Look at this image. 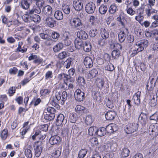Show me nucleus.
<instances>
[{
	"label": "nucleus",
	"instance_id": "e2e57ef3",
	"mask_svg": "<svg viewBox=\"0 0 158 158\" xmlns=\"http://www.w3.org/2000/svg\"><path fill=\"white\" fill-rule=\"evenodd\" d=\"M144 18L143 15H138L135 16V19L138 22L141 23V22L143 21Z\"/></svg>",
	"mask_w": 158,
	"mask_h": 158
},
{
	"label": "nucleus",
	"instance_id": "9b49d317",
	"mask_svg": "<svg viewBox=\"0 0 158 158\" xmlns=\"http://www.w3.org/2000/svg\"><path fill=\"white\" fill-rule=\"evenodd\" d=\"M148 118L146 114L141 113L139 116V120L142 125L145 126L148 122Z\"/></svg>",
	"mask_w": 158,
	"mask_h": 158
},
{
	"label": "nucleus",
	"instance_id": "a211bd4d",
	"mask_svg": "<svg viewBox=\"0 0 158 158\" xmlns=\"http://www.w3.org/2000/svg\"><path fill=\"white\" fill-rule=\"evenodd\" d=\"M116 114L114 111H108L106 114L105 116L106 119L107 120H113Z\"/></svg>",
	"mask_w": 158,
	"mask_h": 158
},
{
	"label": "nucleus",
	"instance_id": "aec40b11",
	"mask_svg": "<svg viewBox=\"0 0 158 158\" xmlns=\"http://www.w3.org/2000/svg\"><path fill=\"white\" fill-rule=\"evenodd\" d=\"M42 12L47 16L50 15L52 13V8L49 5L47 6L44 8Z\"/></svg>",
	"mask_w": 158,
	"mask_h": 158
},
{
	"label": "nucleus",
	"instance_id": "ea45409f",
	"mask_svg": "<svg viewBox=\"0 0 158 158\" xmlns=\"http://www.w3.org/2000/svg\"><path fill=\"white\" fill-rule=\"evenodd\" d=\"M55 114L54 113L46 114L44 115V118L46 120H51L53 119Z\"/></svg>",
	"mask_w": 158,
	"mask_h": 158
},
{
	"label": "nucleus",
	"instance_id": "774afa93",
	"mask_svg": "<svg viewBox=\"0 0 158 158\" xmlns=\"http://www.w3.org/2000/svg\"><path fill=\"white\" fill-rule=\"evenodd\" d=\"M157 103V99L153 97L150 100V104L153 107L156 106Z\"/></svg>",
	"mask_w": 158,
	"mask_h": 158
},
{
	"label": "nucleus",
	"instance_id": "f3484780",
	"mask_svg": "<svg viewBox=\"0 0 158 158\" xmlns=\"http://www.w3.org/2000/svg\"><path fill=\"white\" fill-rule=\"evenodd\" d=\"M45 21V23L50 27H52L56 25V20L52 18H47Z\"/></svg>",
	"mask_w": 158,
	"mask_h": 158
},
{
	"label": "nucleus",
	"instance_id": "8fccbe9b",
	"mask_svg": "<svg viewBox=\"0 0 158 158\" xmlns=\"http://www.w3.org/2000/svg\"><path fill=\"white\" fill-rule=\"evenodd\" d=\"M130 152V151L128 149L124 148L123 150L121 152V155L123 157H126L129 155Z\"/></svg>",
	"mask_w": 158,
	"mask_h": 158
},
{
	"label": "nucleus",
	"instance_id": "412c9836",
	"mask_svg": "<svg viewBox=\"0 0 158 158\" xmlns=\"http://www.w3.org/2000/svg\"><path fill=\"white\" fill-rule=\"evenodd\" d=\"M141 94V92L138 91L133 96V100L134 101L135 103L138 105L140 103V97Z\"/></svg>",
	"mask_w": 158,
	"mask_h": 158
},
{
	"label": "nucleus",
	"instance_id": "39448f33",
	"mask_svg": "<svg viewBox=\"0 0 158 158\" xmlns=\"http://www.w3.org/2000/svg\"><path fill=\"white\" fill-rule=\"evenodd\" d=\"M148 42L147 40H142L137 42L135 45L138 47V51H142L148 46Z\"/></svg>",
	"mask_w": 158,
	"mask_h": 158
},
{
	"label": "nucleus",
	"instance_id": "dca6fc26",
	"mask_svg": "<svg viewBox=\"0 0 158 158\" xmlns=\"http://www.w3.org/2000/svg\"><path fill=\"white\" fill-rule=\"evenodd\" d=\"M152 19L154 20L152 21L150 26V28H153L158 27V15H155L152 17Z\"/></svg>",
	"mask_w": 158,
	"mask_h": 158
},
{
	"label": "nucleus",
	"instance_id": "680f3d73",
	"mask_svg": "<svg viewBox=\"0 0 158 158\" xmlns=\"http://www.w3.org/2000/svg\"><path fill=\"white\" fill-rule=\"evenodd\" d=\"M54 41L50 37L46 40L45 42V44L48 46L52 45L54 44Z\"/></svg>",
	"mask_w": 158,
	"mask_h": 158
},
{
	"label": "nucleus",
	"instance_id": "c756f323",
	"mask_svg": "<svg viewBox=\"0 0 158 158\" xmlns=\"http://www.w3.org/2000/svg\"><path fill=\"white\" fill-rule=\"evenodd\" d=\"M74 44L76 48L80 49L83 47V42L80 39H76L75 40Z\"/></svg>",
	"mask_w": 158,
	"mask_h": 158
},
{
	"label": "nucleus",
	"instance_id": "f704fd0d",
	"mask_svg": "<svg viewBox=\"0 0 158 158\" xmlns=\"http://www.w3.org/2000/svg\"><path fill=\"white\" fill-rule=\"evenodd\" d=\"M83 47L84 50L86 52H89L91 49V46L89 42H85L83 45Z\"/></svg>",
	"mask_w": 158,
	"mask_h": 158
},
{
	"label": "nucleus",
	"instance_id": "49530a36",
	"mask_svg": "<svg viewBox=\"0 0 158 158\" xmlns=\"http://www.w3.org/2000/svg\"><path fill=\"white\" fill-rule=\"evenodd\" d=\"M127 13L131 16H133L136 13V11L133 10L131 7H128L127 6V8L126 10Z\"/></svg>",
	"mask_w": 158,
	"mask_h": 158
},
{
	"label": "nucleus",
	"instance_id": "864d4df0",
	"mask_svg": "<svg viewBox=\"0 0 158 158\" xmlns=\"http://www.w3.org/2000/svg\"><path fill=\"white\" fill-rule=\"evenodd\" d=\"M64 78H63V81H64V83H66L67 82L70 81H73V78H71V77L69 76L68 75L65 74L64 73Z\"/></svg>",
	"mask_w": 158,
	"mask_h": 158
},
{
	"label": "nucleus",
	"instance_id": "c9c22d12",
	"mask_svg": "<svg viewBox=\"0 0 158 158\" xmlns=\"http://www.w3.org/2000/svg\"><path fill=\"white\" fill-rule=\"evenodd\" d=\"M126 35L123 31H121L118 34V38L120 42L124 41L126 38Z\"/></svg>",
	"mask_w": 158,
	"mask_h": 158
},
{
	"label": "nucleus",
	"instance_id": "f257e3e1",
	"mask_svg": "<svg viewBox=\"0 0 158 158\" xmlns=\"http://www.w3.org/2000/svg\"><path fill=\"white\" fill-rule=\"evenodd\" d=\"M34 2L35 4L34 5L32 8L29 10L30 13L31 14L34 13L39 14L41 12V8L44 4V1L43 0H34Z\"/></svg>",
	"mask_w": 158,
	"mask_h": 158
},
{
	"label": "nucleus",
	"instance_id": "bb28decb",
	"mask_svg": "<svg viewBox=\"0 0 158 158\" xmlns=\"http://www.w3.org/2000/svg\"><path fill=\"white\" fill-rule=\"evenodd\" d=\"M54 17L58 20H61L63 18V15L62 12L60 10H57L55 11L54 15Z\"/></svg>",
	"mask_w": 158,
	"mask_h": 158
},
{
	"label": "nucleus",
	"instance_id": "c85d7f7f",
	"mask_svg": "<svg viewBox=\"0 0 158 158\" xmlns=\"http://www.w3.org/2000/svg\"><path fill=\"white\" fill-rule=\"evenodd\" d=\"M158 148L157 145L156 144H153L149 149L148 152V155L153 154Z\"/></svg>",
	"mask_w": 158,
	"mask_h": 158
},
{
	"label": "nucleus",
	"instance_id": "c03bdc74",
	"mask_svg": "<svg viewBox=\"0 0 158 158\" xmlns=\"http://www.w3.org/2000/svg\"><path fill=\"white\" fill-rule=\"evenodd\" d=\"M68 96L67 93L66 91H63L62 94V98L60 101V103L62 105H63L64 102L66 100Z\"/></svg>",
	"mask_w": 158,
	"mask_h": 158
},
{
	"label": "nucleus",
	"instance_id": "58836bf2",
	"mask_svg": "<svg viewBox=\"0 0 158 158\" xmlns=\"http://www.w3.org/2000/svg\"><path fill=\"white\" fill-rule=\"evenodd\" d=\"M92 116L90 115L86 116L85 118V122L87 125H91L93 122Z\"/></svg>",
	"mask_w": 158,
	"mask_h": 158
},
{
	"label": "nucleus",
	"instance_id": "0eeeda50",
	"mask_svg": "<svg viewBox=\"0 0 158 158\" xmlns=\"http://www.w3.org/2000/svg\"><path fill=\"white\" fill-rule=\"evenodd\" d=\"M34 147L35 156L37 157H39L40 156L42 150L41 142L37 141L35 143Z\"/></svg>",
	"mask_w": 158,
	"mask_h": 158
},
{
	"label": "nucleus",
	"instance_id": "bf43d9fd",
	"mask_svg": "<svg viewBox=\"0 0 158 158\" xmlns=\"http://www.w3.org/2000/svg\"><path fill=\"white\" fill-rule=\"evenodd\" d=\"M77 83L79 85L83 86L85 84L84 78L81 77H79L77 80Z\"/></svg>",
	"mask_w": 158,
	"mask_h": 158
},
{
	"label": "nucleus",
	"instance_id": "69168bd1",
	"mask_svg": "<svg viewBox=\"0 0 158 158\" xmlns=\"http://www.w3.org/2000/svg\"><path fill=\"white\" fill-rule=\"evenodd\" d=\"M150 120H154L156 122L158 119V114L156 112L150 116Z\"/></svg>",
	"mask_w": 158,
	"mask_h": 158
},
{
	"label": "nucleus",
	"instance_id": "cd10ccee",
	"mask_svg": "<svg viewBox=\"0 0 158 158\" xmlns=\"http://www.w3.org/2000/svg\"><path fill=\"white\" fill-rule=\"evenodd\" d=\"M85 110V107L80 105H77L75 109L76 112L81 114L84 113Z\"/></svg>",
	"mask_w": 158,
	"mask_h": 158
},
{
	"label": "nucleus",
	"instance_id": "ddd939ff",
	"mask_svg": "<svg viewBox=\"0 0 158 158\" xmlns=\"http://www.w3.org/2000/svg\"><path fill=\"white\" fill-rule=\"evenodd\" d=\"M61 141L60 137L57 135H54L51 137L49 140V143L51 145L57 144Z\"/></svg>",
	"mask_w": 158,
	"mask_h": 158
},
{
	"label": "nucleus",
	"instance_id": "72a5a7b5",
	"mask_svg": "<svg viewBox=\"0 0 158 158\" xmlns=\"http://www.w3.org/2000/svg\"><path fill=\"white\" fill-rule=\"evenodd\" d=\"M73 59L71 58H68L64 63V66L66 69L69 68L72 64Z\"/></svg>",
	"mask_w": 158,
	"mask_h": 158
},
{
	"label": "nucleus",
	"instance_id": "9d476101",
	"mask_svg": "<svg viewBox=\"0 0 158 158\" xmlns=\"http://www.w3.org/2000/svg\"><path fill=\"white\" fill-rule=\"evenodd\" d=\"M73 6L76 10L80 11L83 8V3L81 0H74Z\"/></svg>",
	"mask_w": 158,
	"mask_h": 158
},
{
	"label": "nucleus",
	"instance_id": "4468645a",
	"mask_svg": "<svg viewBox=\"0 0 158 158\" xmlns=\"http://www.w3.org/2000/svg\"><path fill=\"white\" fill-rule=\"evenodd\" d=\"M66 122V120L64 119V116L62 114H60L57 117L56 123L57 126H59L64 124Z\"/></svg>",
	"mask_w": 158,
	"mask_h": 158
},
{
	"label": "nucleus",
	"instance_id": "f8f14e48",
	"mask_svg": "<svg viewBox=\"0 0 158 158\" xmlns=\"http://www.w3.org/2000/svg\"><path fill=\"white\" fill-rule=\"evenodd\" d=\"M23 43L22 42H19L18 43V47L16 49L17 52L21 53L26 52L27 50V47L26 45L23 46Z\"/></svg>",
	"mask_w": 158,
	"mask_h": 158
},
{
	"label": "nucleus",
	"instance_id": "2f4dec72",
	"mask_svg": "<svg viewBox=\"0 0 158 158\" xmlns=\"http://www.w3.org/2000/svg\"><path fill=\"white\" fill-rule=\"evenodd\" d=\"M31 146H29L28 148H26L25 149L24 153L25 156L27 158H32V156L31 151L30 149Z\"/></svg>",
	"mask_w": 158,
	"mask_h": 158
},
{
	"label": "nucleus",
	"instance_id": "3c124183",
	"mask_svg": "<svg viewBox=\"0 0 158 158\" xmlns=\"http://www.w3.org/2000/svg\"><path fill=\"white\" fill-rule=\"evenodd\" d=\"M68 56L67 52L65 51H63L60 53L58 56V58L60 60L65 58Z\"/></svg>",
	"mask_w": 158,
	"mask_h": 158
},
{
	"label": "nucleus",
	"instance_id": "052dcab7",
	"mask_svg": "<svg viewBox=\"0 0 158 158\" xmlns=\"http://www.w3.org/2000/svg\"><path fill=\"white\" fill-rule=\"evenodd\" d=\"M8 131L7 129H4L1 134L2 138L3 139H5L7 136Z\"/></svg>",
	"mask_w": 158,
	"mask_h": 158
},
{
	"label": "nucleus",
	"instance_id": "a878e982",
	"mask_svg": "<svg viewBox=\"0 0 158 158\" xmlns=\"http://www.w3.org/2000/svg\"><path fill=\"white\" fill-rule=\"evenodd\" d=\"M73 81H70L67 82L66 83L64 84L62 87L65 90L72 89L73 87Z\"/></svg>",
	"mask_w": 158,
	"mask_h": 158
},
{
	"label": "nucleus",
	"instance_id": "79ce46f5",
	"mask_svg": "<svg viewBox=\"0 0 158 158\" xmlns=\"http://www.w3.org/2000/svg\"><path fill=\"white\" fill-rule=\"evenodd\" d=\"M97 86L99 88H102L104 85L103 80L102 78H97L96 81Z\"/></svg>",
	"mask_w": 158,
	"mask_h": 158
},
{
	"label": "nucleus",
	"instance_id": "1a4fd4ad",
	"mask_svg": "<svg viewBox=\"0 0 158 158\" xmlns=\"http://www.w3.org/2000/svg\"><path fill=\"white\" fill-rule=\"evenodd\" d=\"M34 1V0H21L20 3V6L23 9L27 10L30 7L31 2Z\"/></svg>",
	"mask_w": 158,
	"mask_h": 158
},
{
	"label": "nucleus",
	"instance_id": "20e7f679",
	"mask_svg": "<svg viewBox=\"0 0 158 158\" xmlns=\"http://www.w3.org/2000/svg\"><path fill=\"white\" fill-rule=\"evenodd\" d=\"M96 8L95 4L92 2H90L86 5L85 10L88 14H92L95 12Z\"/></svg>",
	"mask_w": 158,
	"mask_h": 158
},
{
	"label": "nucleus",
	"instance_id": "37998d69",
	"mask_svg": "<svg viewBox=\"0 0 158 158\" xmlns=\"http://www.w3.org/2000/svg\"><path fill=\"white\" fill-rule=\"evenodd\" d=\"M107 10V7L104 5H102L99 9V12L101 14H104Z\"/></svg>",
	"mask_w": 158,
	"mask_h": 158
},
{
	"label": "nucleus",
	"instance_id": "6ab92c4d",
	"mask_svg": "<svg viewBox=\"0 0 158 158\" xmlns=\"http://www.w3.org/2000/svg\"><path fill=\"white\" fill-rule=\"evenodd\" d=\"M77 36L79 39L81 40H85L87 39L88 36L86 32L84 31H78L77 33Z\"/></svg>",
	"mask_w": 158,
	"mask_h": 158
},
{
	"label": "nucleus",
	"instance_id": "a18cd8bd",
	"mask_svg": "<svg viewBox=\"0 0 158 158\" xmlns=\"http://www.w3.org/2000/svg\"><path fill=\"white\" fill-rule=\"evenodd\" d=\"M87 152V150L83 149L80 150L78 153V156L79 158H83Z\"/></svg>",
	"mask_w": 158,
	"mask_h": 158
},
{
	"label": "nucleus",
	"instance_id": "4d7b16f0",
	"mask_svg": "<svg viewBox=\"0 0 158 158\" xmlns=\"http://www.w3.org/2000/svg\"><path fill=\"white\" fill-rule=\"evenodd\" d=\"M97 128L95 127H91L88 130V133L90 135H93L94 133L95 134V131H97Z\"/></svg>",
	"mask_w": 158,
	"mask_h": 158
},
{
	"label": "nucleus",
	"instance_id": "7c9ffc66",
	"mask_svg": "<svg viewBox=\"0 0 158 158\" xmlns=\"http://www.w3.org/2000/svg\"><path fill=\"white\" fill-rule=\"evenodd\" d=\"M31 20L35 22L39 23L40 21L41 18L39 15L33 14H31Z\"/></svg>",
	"mask_w": 158,
	"mask_h": 158
},
{
	"label": "nucleus",
	"instance_id": "6e6552de",
	"mask_svg": "<svg viewBox=\"0 0 158 158\" xmlns=\"http://www.w3.org/2000/svg\"><path fill=\"white\" fill-rule=\"evenodd\" d=\"M74 97L77 101L81 102L85 99V93L80 89H77L75 92Z\"/></svg>",
	"mask_w": 158,
	"mask_h": 158
},
{
	"label": "nucleus",
	"instance_id": "0e129e2a",
	"mask_svg": "<svg viewBox=\"0 0 158 158\" xmlns=\"http://www.w3.org/2000/svg\"><path fill=\"white\" fill-rule=\"evenodd\" d=\"M90 142L93 146L97 145L98 144V141L97 138L93 137L90 139Z\"/></svg>",
	"mask_w": 158,
	"mask_h": 158
},
{
	"label": "nucleus",
	"instance_id": "09e8293b",
	"mask_svg": "<svg viewBox=\"0 0 158 158\" xmlns=\"http://www.w3.org/2000/svg\"><path fill=\"white\" fill-rule=\"evenodd\" d=\"M145 13L149 17L152 14L156 13V10L154 9H152V7L151 8L150 7L146 9Z\"/></svg>",
	"mask_w": 158,
	"mask_h": 158
},
{
	"label": "nucleus",
	"instance_id": "7ed1b4c3",
	"mask_svg": "<svg viewBox=\"0 0 158 158\" xmlns=\"http://www.w3.org/2000/svg\"><path fill=\"white\" fill-rule=\"evenodd\" d=\"M149 133L153 137L156 136L158 134V124H151L149 128Z\"/></svg>",
	"mask_w": 158,
	"mask_h": 158
},
{
	"label": "nucleus",
	"instance_id": "de8ad7c7",
	"mask_svg": "<svg viewBox=\"0 0 158 158\" xmlns=\"http://www.w3.org/2000/svg\"><path fill=\"white\" fill-rule=\"evenodd\" d=\"M62 10L66 14H69L70 11L69 6L65 4L63 5L62 6Z\"/></svg>",
	"mask_w": 158,
	"mask_h": 158
},
{
	"label": "nucleus",
	"instance_id": "4be33fe9",
	"mask_svg": "<svg viewBox=\"0 0 158 158\" xmlns=\"http://www.w3.org/2000/svg\"><path fill=\"white\" fill-rule=\"evenodd\" d=\"M64 47V45L61 42H59L54 45L53 48V50L54 52L57 53L61 50Z\"/></svg>",
	"mask_w": 158,
	"mask_h": 158
},
{
	"label": "nucleus",
	"instance_id": "473e14b6",
	"mask_svg": "<svg viewBox=\"0 0 158 158\" xmlns=\"http://www.w3.org/2000/svg\"><path fill=\"white\" fill-rule=\"evenodd\" d=\"M118 10L117 6L114 4L111 5L109 9V11L110 14H114Z\"/></svg>",
	"mask_w": 158,
	"mask_h": 158
},
{
	"label": "nucleus",
	"instance_id": "a19ab883",
	"mask_svg": "<svg viewBox=\"0 0 158 158\" xmlns=\"http://www.w3.org/2000/svg\"><path fill=\"white\" fill-rule=\"evenodd\" d=\"M77 120L76 115L74 113H70L69 115V121L71 123H74Z\"/></svg>",
	"mask_w": 158,
	"mask_h": 158
},
{
	"label": "nucleus",
	"instance_id": "5701e85b",
	"mask_svg": "<svg viewBox=\"0 0 158 158\" xmlns=\"http://www.w3.org/2000/svg\"><path fill=\"white\" fill-rule=\"evenodd\" d=\"M51 92V89H42L40 91V94L43 98H45L50 96Z\"/></svg>",
	"mask_w": 158,
	"mask_h": 158
},
{
	"label": "nucleus",
	"instance_id": "5fc2aeb1",
	"mask_svg": "<svg viewBox=\"0 0 158 158\" xmlns=\"http://www.w3.org/2000/svg\"><path fill=\"white\" fill-rule=\"evenodd\" d=\"M89 73L92 78L95 77L98 73V70L95 69H94L91 70L89 72Z\"/></svg>",
	"mask_w": 158,
	"mask_h": 158
},
{
	"label": "nucleus",
	"instance_id": "b1692460",
	"mask_svg": "<svg viewBox=\"0 0 158 158\" xmlns=\"http://www.w3.org/2000/svg\"><path fill=\"white\" fill-rule=\"evenodd\" d=\"M106 129L105 128L102 127L98 129L97 128V131H95V134L99 136H103L106 133Z\"/></svg>",
	"mask_w": 158,
	"mask_h": 158
},
{
	"label": "nucleus",
	"instance_id": "6e6d98bb",
	"mask_svg": "<svg viewBox=\"0 0 158 158\" xmlns=\"http://www.w3.org/2000/svg\"><path fill=\"white\" fill-rule=\"evenodd\" d=\"M105 100L107 107L110 108H112L113 107L112 101L108 98H106Z\"/></svg>",
	"mask_w": 158,
	"mask_h": 158
},
{
	"label": "nucleus",
	"instance_id": "f03ea898",
	"mask_svg": "<svg viewBox=\"0 0 158 158\" xmlns=\"http://www.w3.org/2000/svg\"><path fill=\"white\" fill-rule=\"evenodd\" d=\"M138 127V124L137 123L129 124L126 126L125 130L127 134L132 133L137 130Z\"/></svg>",
	"mask_w": 158,
	"mask_h": 158
},
{
	"label": "nucleus",
	"instance_id": "13d9d810",
	"mask_svg": "<svg viewBox=\"0 0 158 158\" xmlns=\"http://www.w3.org/2000/svg\"><path fill=\"white\" fill-rule=\"evenodd\" d=\"M53 76L52 72L51 71H48L45 74V79L46 80H48L49 79L52 78Z\"/></svg>",
	"mask_w": 158,
	"mask_h": 158
},
{
	"label": "nucleus",
	"instance_id": "338daca9",
	"mask_svg": "<svg viewBox=\"0 0 158 158\" xmlns=\"http://www.w3.org/2000/svg\"><path fill=\"white\" fill-rule=\"evenodd\" d=\"M144 8L142 6L138 8L136 11L138 15H143L144 13Z\"/></svg>",
	"mask_w": 158,
	"mask_h": 158
},
{
	"label": "nucleus",
	"instance_id": "603ef678",
	"mask_svg": "<svg viewBox=\"0 0 158 158\" xmlns=\"http://www.w3.org/2000/svg\"><path fill=\"white\" fill-rule=\"evenodd\" d=\"M112 57L113 58L117 59L118 57L120 55V52L117 50H114L111 54Z\"/></svg>",
	"mask_w": 158,
	"mask_h": 158
},
{
	"label": "nucleus",
	"instance_id": "2eb2a0df",
	"mask_svg": "<svg viewBox=\"0 0 158 158\" xmlns=\"http://www.w3.org/2000/svg\"><path fill=\"white\" fill-rule=\"evenodd\" d=\"M84 64L86 68H89L93 66V62L92 59L89 57H86L84 60Z\"/></svg>",
	"mask_w": 158,
	"mask_h": 158
},
{
	"label": "nucleus",
	"instance_id": "393cba45",
	"mask_svg": "<svg viewBox=\"0 0 158 158\" xmlns=\"http://www.w3.org/2000/svg\"><path fill=\"white\" fill-rule=\"evenodd\" d=\"M100 35L101 37L103 39L106 40L109 36V33L104 28H102L100 30Z\"/></svg>",
	"mask_w": 158,
	"mask_h": 158
},
{
	"label": "nucleus",
	"instance_id": "4c0bfd02",
	"mask_svg": "<svg viewBox=\"0 0 158 158\" xmlns=\"http://www.w3.org/2000/svg\"><path fill=\"white\" fill-rule=\"evenodd\" d=\"M61 99V94L59 92H56V93L55 98L53 100L55 105H57L58 103H59V101Z\"/></svg>",
	"mask_w": 158,
	"mask_h": 158
},
{
	"label": "nucleus",
	"instance_id": "e433bc0d",
	"mask_svg": "<svg viewBox=\"0 0 158 158\" xmlns=\"http://www.w3.org/2000/svg\"><path fill=\"white\" fill-rule=\"evenodd\" d=\"M31 14L30 13V11H29L27 14L24 15L23 16L22 18L23 20L26 22L31 21Z\"/></svg>",
	"mask_w": 158,
	"mask_h": 158
},
{
	"label": "nucleus",
	"instance_id": "423d86ee",
	"mask_svg": "<svg viewBox=\"0 0 158 158\" xmlns=\"http://www.w3.org/2000/svg\"><path fill=\"white\" fill-rule=\"evenodd\" d=\"M69 23L71 26L74 28H77L82 25L81 20L78 18L70 19Z\"/></svg>",
	"mask_w": 158,
	"mask_h": 158
}]
</instances>
